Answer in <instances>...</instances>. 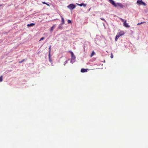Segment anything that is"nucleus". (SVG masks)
Segmentation results:
<instances>
[{
    "label": "nucleus",
    "mask_w": 148,
    "mask_h": 148,
    "mask_svg": "<svg viewBox=\"0 0 148 148\" xmlns=\"http://www.w3.org/2000/svg\"><path fill=\"white\" fill-rule=\"evenodd\" d=\"M75 5L73 4H70L67 6V7L70 10H72L74 9L75 8Z\"/></svg>",
    "instance_id": "1"
},
{
    "label": "nucleus",
    "mask_w": 148,
    "mask_h": 148,
    "mask_svg": "<svg viewBox=\"0 0 148 148\" xmlns=\"http://www.w3.org/2000/svg\"><path fill=\"white\" fill-rule=\"evenodd\" d=\"M137 4L139 5H143L144 6L146 5V4L145 3H144L143 2L142 0L137 1Z\"/></svg>",
    "instance_id": "2"
},
{
    "label": "nucleus",
    "mask_w": 148,
    "mask_h": 148,
    "mask_svg": "<svg viewBox=\"0 0 148 148\" xmlns=\"http://www.w3.org/2000/svg\"><path fill=\"white\" fill-rule=\"evenodd\" d=\"M123 24L124 26L126 27L129 28L130 27V25H128V23H126V20H125V21L123 23Z\"/></svg>",
    "instance_id": "3"
},
{
    "label": "nucleus",
    "mask_w": 148,
    "mask_h": 148,
    "mask_svg": "<svg viewBox=\"0 0 148 148\" xmlns=\"http://www.w3.org/2000/svg\"><path fill=\"white\" fill-rule=\"evenodd\" d=\"M110 2L115 7H116V4L115 3L114 1L113 0H109Z\"/></svg>",
    "instance_id": "4"
},
{
    "label": "nucleus",
    "mask_w": 148,
    "mask_h": 148,
    "mask_svg": "<svg viewBox=\"0 0 148 148\" xmlns=\"http://www.w3.org/2000/svg\"><path fill=\"white\" fill-rule=\"evenodd\" d=\"M70 53L71 56V59L72 60H75V57L72 51H70Z\"/></svg>",
    "instance_id": "5"
},
{
    "label": "nucleus",
    "mask_w": 148,
    "mask_h": 148,
    "mask_svg": "<svg viewBox=\"0 0 148 148\" xmlns=\"http://www.w3.org/2000/svg\"><path fill=\"white\" fill-rule=\"evenodd\" d=\"M116 7L118 6L121 8H123V5L121 3H118L116 4Z\"/></svg>",
    "instance_id": "6"
},
{
    "label": "nucleus",
    "mask_w": 148,
    "mask_h": 148,
    "mask_svg": "<svg viewBox=\"0 0 148 148\" xmlns=\"http://www.w3.org/2000/svg\"><path fill=\"white\" fill-rule=\"evenodd\" d=\"M87 69H81V72L82 73L86 72L87 71Z\"/></svg>",
    "instance_id": "7"
},
{
    "label": "nucleus",
    "mask_w": 148,
    "mask_h": 148,
    "mask_svg": "<svg viewBox=\"0 0 148 148\" xmlns=\"http://www.w3.org/2000/svg\"><path fill=\"white\" fill-rule=\"evenodd\" d=\"M77 5H78L79 6H83L84 7H85L86 6V5L84 4L83 3H81V4H77Z\"/></svg>",
    "instance_id": "8"
},
{
    "label": "nucleus",
    "mask_w": 148,
    "mask_h": 148,
    "mask_svg": "<svg viewBox=\"0 0 148 148\" xmlns=\"http://www.w3.org/2000/svg\"><path fill=\"white\" fill-rule=\"evenodd\" d=\"M49 57L50 58V53H51V46H50L49 47Z\"/></svg>",
    "instance_id": "9"
},
{
    "label": "nucleus",
    "mask_w": 148,
    "mask_h": 148,
    "mask_svg": "<svg viewBox=\"0 0 148 148\" xmlns=\"http://www.w3.org/2000/svg\"><path fill=\"white\" fill-rule=\"evenodd\" d=\"M35 25V23H32L30 24H28L27 25V26L28 27H31V26H33Z\"/></svg>",
    "instance_id": "10"
},
{
    "label": "nucleus",
    "mask_w": 148,
    "mask_h": 148,
    "mask_svg": "<svg viewBox=\"0 0 148 148\" xmlns=\"http://www.w3.org/2000/svg\"><path fill=\"white\" fill-rule=\"evenodd\" d=\"M119 33L121 36H122L124 34V32L123 31H120Z\"/></svg>",
    "instance_id": "11"
},
{
    "label": "nucleus",
    "mask_w": 148,
    "mask_h": 148,
    "mask_svg": "<svg viewBox=\"0 0 148 148\" xmlns=\"http://www.w3.org/2000/svg\"><path fill=\"white\" fill-rule=\"evenodd\" d=\"M95 54V52H94V51H93L92 52V53L90 56V57H92Z\"/></svg>",
    "instance_id": "12"
},
{
    "label": "nucleus",
    "mask_w": 148,
    "mask_h": 148,
    "mask_svg": "<svg viewBox=\"0 0 148 148\" xmlns=\"http://www.w3.org/2000/svg\"><path fill=\"white\" fill-rule=\"evenodd\" d=\"M119 37V36H118V35H116L115 37V40L116 41Z\"/></svg>",
    "instance_id": "13"
},
{
    "label": "nucleus",
    "mask_w": 148,
    "mask_h": 148,
    "mask_svg": "<svg viewBox=\"0 0 148 148\" xmlns=\"http://www.w3.org/2000/svg\"><path fill=\"white\" fill-rule=\"evenodd\" d=\"M42 3L43 4H46V5H47V6H49V5L47 3H46L45 2H42Z\"/></svg>",
    "instance_id": "14"
},
{
    "label": "nucleus",
    "mask_w": 148,
    "mask_h": 148,
    "mask_svg": "<svg viewBox=\"0 0 148 148\" xmlns=\"http://www.w3.org/2000/svg\"><path fill=\"white\" fill-rule=\"evenodd\" d=\"M3 81V76H1L0 77V82H1Z\"/></svg>",
    "instance_id": "15"
},
{
    "label": "nucleus",
    "mask_w": 148,
    "mask_h": 148,
    "mask_svg": "<svg viewBox=\"0 0 148 148\" xmlns=\"http://www.w3.org/2000/svg\"><path fill=\"white\" fill-rule=\"evenodd\" d=\"M62 24H63L64 23V18L63 17H62Z\"/></svg>",
    "instance_id": "16"
},
{
    "label": "nucleus",
    "mask_w": 148,
    "mask_h": 148,
    "mask_svg": "<svg viewBox=\"0 0 148 148\" xmlns=\"http://www.w3.org/2000/svg\"><path fill=\"white\" fill-rule=\"evenodd\" d=\"M25 60V59H24L23 60H21V61H19V63H22V62H23Z\"/></svg>",
    "instance_id": "17"
},
{
    "label": "nucleus",
    "mask_w": 148,
    "mask_h": 148,
    "mask_svg": "<svg viewBox=\"0 0 148 148\" xmlns=\"http://www.w3.org/2000/svg\"><path fill=\"white\" fill-rule=\"evenodd\" d=\"M120 19L122 22H124L125 21V20L123 19L122 18H120Z\"/></svg>",
    "instance_id": "18"
},
{
    "label": "nucleus",
    "mask_w": 148,
    "mask_h": 148,
    "mask_svg": "<svg viewBox=\"0 0 148 148\" xmlns=\"http://www.w3.org/2000/svg\"><path fill=\"white\" fill-rule=\"evenodd\" d=\"M67 22L68 23H71V21L69 20H68Z\"/></svg>",
    "instance_id": "19"
},
{
    "label": "nucleus",
    "mask_w": 148,
    "mask_h": 148,
    "mask_svg": "<svg viewBox=\"0 0 148 148\" xmlns=\"http://www.w3.org/2000/svg\"><path fill=\"white\" fill-rule=\"evenodd\" d=\"M110 57L111 58H113V55L112 53H111Z\"/></svg>",
    "instance_id": "20"
},
{
    "label": "nucleus",
    "mask_w": 148,
    "mask_h": 148,
    "mask_svg": "<svg viewBox=\"0 0 148 148\" xmlns=\"http://www.w3.org/2000/svg\"><path fill=\"white\" fill-rule=\"evenodd\" d=\"M53 29H54V26H53L51 27V31H53Z\"/></svg>",
    "instance_id": "21"
},
{
    "label": "nucleus",
    "mask_w": 148,
    "mask_h": 148,
    "mask_svg": "<svg viewBox=\"0 0 148 148\" xmlns=\"http://www.w3.org/2000/svg\"><path fill=\"white\" fill-rule=\"evenodd\" d=\"M44 39V37H42L40 39V40H39V41H40L42 40H43Z\"/></svg>",
    "instance_id": "22"
},
{
    "label": "nucleus",
    "mask_w": 148,
    "mask_h": 148,
    "mask_svg": "<svg viewBox=\"0 0 148 148\" xmlns=\"http://www.w3.org/2000/svg\"><path fill=\"white\" fill-rule=\"evenodd\" d=\"M145 22H141V23H138V24H137V25H140L141 24H142V23H144Z\"/></svg>",
    "instance_id": "23"
},
{
    "label": "nucleus",
    "mask_w": 148,
    "mask_h": 148,
    "mask_svg": "<svg viewBox=\"0 0 148 148\" xmlns=\"http://www.w3.org/2000/svg\"><path fill=\"white\" fill-rule=\"evenodd\" d=\"M117 35H118V36H119L120 37L121 36V35L119 33H118L117 34Z\"/></svg>",
    "instance_id": "24"
},
{
    "label": "nucleus",
    "mask_w": 148,
    "mask_h": 148,
    "mask_svg": "<svg viewBox=\"0 0 148 148\" xmlns=\"http://www.w3.org/2000/svg\"><path fill=\"white\" fill-rule=\"evenodd\" d=\"M100 19H101V20H102L103 21H106V20L103 18H101Z\"/></svg>",
    "instance_id": "25"
},
{
    "label": "nucleus",
    "mask_w": 148,
    "mask_h": 148,
    "mask_svg": "<svg viewBox=\"0 0 148 148\" xmlns=\"http://www.w3.org/2000/svg\"><path fill=\"white\" fill-rule=\"evenodd\" d=\"M50 58V57L49 58V61L50 62H51V60Z\"/></svg>",
    "instance_id": "26"
},
{
    "label": "nucleus",
    "mask_w": 148,
    "mask_h": 148,
    "mask_svg": "<svg viewBox=\"0 0 148 148\" xmlns=\"http://www.w3.org/2000/svg\"><path fill=\"white\" fill-rule=\"evenodd\" d=\"M91 10V8H90L89 9V10H88V11H90Z\"/></svg>",
    "instance_id": "27"
}]
</instances>
